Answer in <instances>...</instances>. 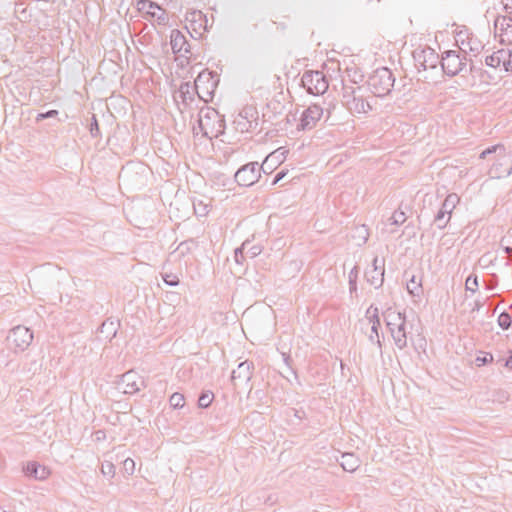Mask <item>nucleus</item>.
Returning <instances> with one entry per match:
<instances>
[{
    "label": "nucleus",
    "instance_id": "nucleus-1",
    "mask_svg": "<svg viewBox=\"0 0 512 512\" xmlns=\"http://www.w3.org/2000/svg\"><path fill=\"white\" fill-rule=\"evenodd\" d=\"M494 154L495 161L488 173L491 178L501 179L512 174V153H508L502 144H496L483 150L479 156L485 159L488 155Z\"/></svg>",
    "mask_w": 512,
    "mask_h": 512
},
{
    "label": "nucleus",
    "instance_id": "nucleus-2",
    "mask_svg": "<svg viewBox=\"0 0 512 512\" xmlns=\"http://www.w3.org/2000/svg\"><path fill=\"white\" fill-rule=\"evenodd\" d=\"M224 121L220 118L218 112L212 108L200 110L198 114V127H194V133H202L203 136L212 138L217 137L223 132Z\"/></svg>",
    "mask_w": 512,
    "mask_h": 512
},
{
    "label": "nucleus",
    "instance_id": "nucleus-3",
    "mask_svg": "<svg viewBox=\"0 0 512 512\" xmlns=\"http://www.w3.org/2000/svg\"><path fill=\"white\" fill-rule=\"evenodd\" d=\"M395 78L390 69L386 67L375 70L367 81V91L370 90L377 97H383L390 93L394 86Z\"/></svg>",
    "mask_w": 512,
    "mask_h": 512
},
{
    "label": "nucleus",
    "instance_id": "nucleus-4",
    "mask_svg": "<svg viewBox=\"0 0 512 512\" xmlns=\"http://www.w3.org/2000/svg\"><path fill=\"white\" fill-rule=\"evenodd\" d=\"M441 67L447 76H455L467 69V57L460 51L448 50L441 59Z\"/></svg>",
    "mask_w": 512,
    "mask_h": 512
},
{
    "label": "nucleus",
    "instance_id": "nucleus-5",
    "mask_svg": "<svg viewBox=\"0 0 512 512\" xmlns=\"http://www.w3.org/2000/svg\"><path fill=\"white\" fill-rule=\"evenodd\" d=\"M301 84L309 94L322 95L328 87V80L321 71L308 70L301 77Z\"/></svg>",
    "mask_w": 512,
    "mask_h": 512
},
{
    "label": "nucleus",
    "instance_id": "nucleus-6",
    "mask_svg": "<svg viewBox=\"0 0 512 512\" xmlns=\"http://www.w3.org/2000/svg\"><path fill=\"white\" fill-rule=\"evenodd\" d=\"M32 340V331L25 326L18 325L10 330L7 336V345L14 352H22L31 345Z\"/></svg>",
    "mask_w": 512,
    "mask_h": 512
},
{
    "label": "nucleus",
    "instance_id": "nucleus-7",
    "mask_svg": "<svg viewBox=\"0 0 512 512\" xmlns=\"http://www.w3.org/2000/svg\"><path fill=\"white\" fill-rule=\"evenodd\" d=\"M416 68L420 70L435 69L440 63L439 55L430 47L417 48L413 51Z\"/></svg>",
    "mask_w": 512,
    "mask_h": 512
},
{
    "label": "nucleus",
    "instance_id": "nucleus-8",
    "mask_svg": "<svg viewBox=\"0 0 512 512\" xmlns=\"http://www.w3.org/2000/svg\"><path fill=\"white\" fill-rule=\"evenodd\" d=\"M265 163H266V161L263 164H265ZM263 166L264 165L259 167L257 162H251V163L243 165L241 168H239L236 171V173L234 175L235 181L240 186H244V187L252 186L259 180V178L261 176L260 170L263 169Z\"/></svg>",
    "mask_w": 512,
    "mask_h": 512
},
{
    "label": "nucleus",
    "instance_id": "nucleus-9",
    "mask_svg": "<svg viewBox=\"0 0 512 512\" xmlns=\"http://www.w3.org/2000/svg\"><path fill=\"white\" fill-rule=\"evenodd\" d=\"M257 112L252 107L244 108L235 118V129L241 133L251 132L258 126Z\"/></svg>",
    "mask_w": 512,
    "mask_h": 512
},
{
    "label": "nucleus",
    "instance_id": "nucleus-10",
    "mask_svg": "<svg viewBox=\"0 0 512 512\" xmlns=\"http://www.w3.org/2000/svg\"><path fill=\"white\" fill-rule=\"evenodd\" d=\"M143 385V379L135 371L130 370L121 375L116 384L118 391L124 394H134L140 390Z\"/></svg>",
    "mask_w": 512,
    "mask_h": 512
},
{
    "label": "nucleus",
    "instance_id": "nucleus-11",
    "mask_svg": "<svg viewBox=\"0 0 512 512\" xmlns=\"http://www.w3.org/2000/svg\"><path fill=\"white\" fill-rule=\"evenodd\" d=\"M456 42L458 43L459 50L466 56L470 53L472 56H477L483 49L482 42L472 34L458 33Z\"/></svg>",
    "mask_w": 512,
    "mask_h": 512
},
{
    "label": "nucleus",
    "instance_id": "nucleus-12",
    "mask_svg": "<svg viewBox=\"0 0 512 512\" xmlns=\"http://www.w3.org/2000/svg\"><path fill=\"white\" fill-rule=\"evenodd\" d=\"M170 45L174 54L178 57H184L188 60L192 53L190 50V44L186 36L179 30H172L170 35Z\"/></svg>",
    "mask_w": 512,
    "mask_h": 512
},
{
    "label": "nucleus",
    "instance_id": "nucleus-13",
    "mask_svg": "<svg viewBox=\"0 0 512 512\" xmlns=\"http://www.w3.org/2000/svg\"><path fill=\"white\" fill-rule=\"evenodd\" d=\"M323 109L316 104L310 105L301 115L297 128L300 130H310L315 127L316 123L321 119Z\"/></svg>",
    "mask_w": 512,
    "mask_h": 512
},
{
    "label": "nucleus",
    "instance_id": "nucleus-14",
    "mask_svg": "<svg viewBox=\"0 0 512 512\" xmlns=\"http://www.w3.org/2000/svg\"><path fill=\"white\" fill-rule=\"evenodd\" d=\"M494 30L501 43H512V17L498 16L494 21Z\"/></svg>",
    "mask_w": 512,
    "mask_h": 512
},
{
    "label": "nucleus",
    "instance_id": "nucleus-15",
    "mask_svg": "<svg viewBox=\"0 0 512 512\" xmlns=\"http://www.w3.org/2000/svg\"><path fill=\"white\" fill-rule=\"evenodd\" d=\"M254 364L252 361L245 360L241 362L238 367L232 371L231 380L236 385V382L248 383L253 375Z\"/></svg>",
    "mask_w": 512,
    "mask_h": 512
},
{
    "label": "nucleus",
    "instance_id": "nucleus-16",
    "mask_svg": "<svg viewBox=\"0 0 512 512\" xmlns=\"http://www.w3.org/2000/svg\"><path fill=\"white\" fill-rule=\"evenodd\" d=\"M366 92L367 88L364 86H357V92L355 100H352L350 102V108L349 111L351 113H358V114H365L369 110H371V105L366 100Z\"/></svg>",
    "mask_w": 512,
    "mask_h": 512
},
{
    "label": "nucleus",
    "instance_id": "nucleus-17",
    "mask_svg": "<svg viewBox=\"0 0 512 512\" xmlns=\"http://www.w3.org/2000/svg\"><path fill=\"white\" fill-rule=\"evenodd\" d=\"M23 472L26 476L32 477L39 481L46 480L51 473L48 467L41 465L36 461L27 462V464L23 467Z\"/></svg>",
    "mask_w": 512,
    "mask_h": 512
},
{
    "label": "nucleus",
    "instance_id": "nucleus-18",
    "mask_svg": "<svg viewBox=\"0 0 512 512\" xmlns=\"http://www.w3.org/2000/svg\"><path fill=\"white\" fill-rule=\"evenodd\" d=\"M389 332L394 341L395 346L402 350L407 347V323L397 324V326L390 327Z\"/></svg>",
    "mask_w": 512,
    "mask_h": 512
},
{
    "label": "nucleus",
    "instance_id": "nucleus-19",
    "mask_svg": "<svg viewBox=\"0 0 512 512\" xmlns=\"http://www.w3.org/2000/svg\"><path fill=\"white\" fill-rule=\"evenodd\" d=\"M366 318L372 324V333L376 336V345L380 354H382V344L379 338L378 328L380 327L379 310L371 305L366 311Z\"/></svg>",
    "mask_w": 512,
    "mask_h": 512
},
{
    "label": "nucleus",
    "instance_id": "nucleus-20",
    "mask_svg": "<svg viewBox=\"0 0 512 512\" xmlns=\"http://www.w3.org/2000/svg\"><path fill=\"white\" fill-rule=\"evenodd\" d=\"M382 315L388 329L390 327L397 326V324H404L406 321L405 314L392 307L387 308Z\"/></svg>",
    "mask_w": 512,
    "mask_h": 512
},
{
    "label": "nucleus",
    "instance_id": "nucleus-21",
    "mask_svg": "<svg viewBox=\"0 0 512 512\" xmlns=\"http://www.w3.org/2000/svg\"><path fill=\"white\" fill-rule=\"evenodd\" d=\"M119 322L112 318L106 319L99 328V334L105 340L111 341L117 334Z\"/></svg>",
    "mask_w": 512,
    "mask_h": 512
},
{
    "label": "nucleus",
    "instance_id": "nucleus-22",
    "mask_svg": "<svg viewBox=\"0 0 512 512\" xmlns=\"http://www.w3.org/2000/svg\"><path fill=\"white\" fill-rule=\"evenodd\" d=\"M341 467L347 472H354L360 466V459L353 453H344L341 456Z\"/></svg>",
    "mask_w": 512,
    "mask_h": 512
},
{
    "label": "nucleus",
    "instance_id": "nucleus-23",
    "mask_svg": "<svg viewBox=\"0 0 512 512\" xmlns=\"http://www.w3.org/2000/svg\"><path fill=\"white\" fill-rule=\"evenodd\" d=\"M384 269H369L365 272V277L367 282L374 286L375 288H379L383 285L384 282Z\"/></svg>",
    "mask_w": 512,
    "mask_h": 512
},
{
    "label": "nucleus",
    "instance_id": "nucleus-24",
    "mask_svg": "<svg viewBox=\"0 0 512 512\" xmlns=\"http://www.w3.org/2000/svg\"><path fill=\"white\" fill-rule=\"evenodd\" d=\"M505 57L506 52L505 49H500L491 55L487 56L485 59V63L487 66L493 67V68H499L503 67L505 69Z\"/></svg>",
    "mask_w": 512,
    "mask_h": 512
},
{
    "label": "nucleus",
    "instance_id": "nucleus-25",
    "mask_svg": "<svg viewBox=\"0 0 512 512\" xmlns=\"http://www.w3.org/2000/svg\"><path fill=\"white\" fill-rule=\"evenodd\" d=\"M342 81H343L342 103L349 110L350 102H352V100H355L356 92H357V86L348 85L346 83L345 79H343Z\"/></svg>",
    "mask_w": 512,
    "mask_h": 512
},
{
    "label": "nucleus",
    "instance_id": "nucleus-26",
    "mask_svg": "<svg viewBox=\"0 0 512 512\" xmlns=\"http://www.w3.org/2000/svg\"><path fill=\"white\" fill-rule=\"evenodd\" d=\"M460 201V197L456 193L448 194L442 203L441 210L447 213L450 217L453 210L456 208Z\"/></svg>",
    "mask_w": 512,
    "mask_h": 512
},
{
    "label": "nucleus",
    "instance_id": "nucleus-27",
    "mask_svg": "<svg viewBox=\"0 0 512 512\" xmlns=\"http://www.w3.org/2000/svg\"><path fill=\"white\" fill-rule=\"evenodd\" d=\"M210 84L211 88H214L216 85V82L214 81V76L212 72L203 71L199 73L197 78L195 79V87L196 89H199L202 84Z\"/></svg>",
    "mask_w": 512,
    "mask_h": 512
},
{
    "label": "nucleus",
    "instance_id": "nucleus-28",
    "mask_svg": "<svg viewBox=\"0 0 512 512\" xmlns=\"http://www.w3.org/2000/svg\"><path fill=\"white\" fill-rule=\"evenodd\" d=\"M407 291L412 296H420L422 293L421 282L417 281L415 276H412V278L408 281Z\"/></svg>",
    "mask_w": 512,
    "mask_h": 512
},
{
    "label": "nucleus",
    "instance_id": "nucleus-29",
    "mask_svg": "<svg viewBox=\"0 0 512 512\" xmlns=\"http://www.w3.org/2000/svg\"><path fill=\"white\" fill-rule=\"evenodd\" d=\"M450 216L441 209L437 212L434 222L439 229H444L450 221Z\"/></svg>",
    "mask_w": 512,
    "mask_h": 512
},
{
    "label": "nucleus",
    "instance_id": "nucleus-30",
    "mask_svg": "<svg viewBox=\"0 0 512 512\" xmlns=\"http://www.w3.org/2000/svg\"><path fill=\"white\" fill-rule=\"evenodd\" d=\"M214 395L211 391H204L198 398V405L201 408H207L211 405Z\"/></svg>",
    "mask_w": 512,
    "mask_h": 512
},
{
    "label": "nucleus",
    "instance_id": "nucleus-31",
    "mask_svg": "<svg viewBox=\"0 0 512 512\" xmlns=\"http://www.w3.org/2000/svg\"><path fill=\"white\" fill-rule=\"evenodd\" d=\"M169 403L175 409L182 408L185 403L184 396L181 393L175 392L170 396Z\"/></svg>",
    "mask_w": 512,
    "mask_h": 512
},
{
    "label": "nucleus",
    "instance_id": "nucleus-32",
    "mask_svg": "<svg viewBox=\"0 0 512 512\" xmlns=\"http://www.w3.org/2000/svg\"><path fill=\"white\" fill-rule=\"evenodd\" d=\"M355 233L357 234V237L359 239L358 241V245H362V244H365L368 240V237H369V233H368V229L366 228L365 225H361V226H358L355 228Z\"/></svg>",
    "mask_w": 512,
    "mask_h": 512
},
{
    "label": "nucleus",
    "instance_id": "nucleus-33",
    "mask_svg": "<svg viewBox=\"0 0 512 512\" xmlns=\"http://www.w3.org/2000/svg\"><path fill=\"white\" fill-rule=\"evenodd\" d=\"M250 245V241H245L241 247L239 248H236L235 251H234V259L236 261V263L238 264H242L244 259H245V254H244V250Z\"/></svg>",
    "mask_w": 512,
    "mask_h": 512
},
{
    "label": "nucleus",
    "instance_id": "nucleus-34",
    "mask_svg": "<svg viewBox=\"0 0 512 512\" xmlns=\"http://www.w3.org/2000/svg\"><path fill=\"white\" fill-rule=\"evenodd\" d=\"M512 324V318L510 316L509 313L507 312H502L499 316H498V325L503 329V330H507L510 328Z\"/></svg>",
    "mask_w": 512,
    "mask_h": 512
},
{
    "label": "nucleus",
    "instance_id": "nucleus-35",
    "mask_svg": "<svg viewBox=\"0 0 512 512\" xmlns=\"http://www.w3.org/2000/svg\"><path fill=\"white\" fill-rule=\"evenodd\" d=\"M478 277L477 275L471 274L467 277L465 287L467 291L475 293L478 289Z\"/></svg>",
    "mask_w": 512,
    "mask_h": 512
},
{
    "label": "nucleus",
    "instance_id": "nucleus-36",
    "mask_svg": "<svg viewBox=\"0 0 512 512\" xmlns=\"http://www.w3.org/2000/svg\"><path fill=\"white\" fill-rule=\"evenodd\" d=\"M101 472L104 476L113 478L115 475V466L110 461H105L101 465Z\"/></svg>",
    "mask_w": 512,
    "mask_h": 512
},
{
    "label": "nucleus",
    "instance_id": "nucleus-37",
    "mask_svg": "<svg viewBox=\"0 0 512 512\" xmlns=\"http://www.w3.org/2000/svg\"><path fill=\"white\" fill-rule=\"evenodd\" d=\"M262 251V248L259 245H253L250 242V245L244 250V254L246 257H249L251 259L258 256Z\"/></svg>",
    "mask_w": 512,
    "mask_h": 512
},
{
    "label": "nucleus",
    "instance_id": "nucleus-38",
    "mask_svg": "<svg viewBox=\"0 0 512 512\" xmlns=\"http://www.w3.org/2000/svg\"><path fill=\"white\" fill-rule=\"evenodd\" d=\"M346 75L348 77L349 82L352 84H357L358 82L362 81L363 75L360 74L356 69H347Z\"/></svg>",
    "mask_w": 512,
    "mask_h": 512
},
{
    "label": "nucleus",
    "instance_id": "nucleus-39",
    "mask_svg": "<svg viewBox=\"0 0 512 512\" xmlns=\"http://www.w3.org/2000/svg\"><path fill=\"white\" fill-rule=\"evenodd\" d=\"M406 219L405 212L400 210H396L390 218L391 223L394 225H401L406 221Z\"/></svg>",
    "mask_w": 512,
    "mask_h": 512
},
{
    "label": "nucleus",
    "instance_id": "nucleus-40",
    "mask_svg": "<svg viewBox=\"0 0 512 512\" xmlns=\"http://www.w3.org/2000/svg\"><path fill=\"white\" fill-rule=\"evenodd\" d=\"M89 131L92 137H98L100 135L99 125L95 115L92 116Z\"/></svg>",
    "mask_w": 512,
    "mask_h": 512
},
{
    "label": "nucleus",
    "instance_id": "nucleus-41",
    "mask_svg": "<svg viewBox=\"0 0 512 512\" xmlns=\"http://www.w3.org/2000/svg\"><path fill=\"white\" fill-rule=\"evenodd\" d=\"M123 469L128 475H132L135 471V462L131 458H127L123 461Z\"/></svg>",
    "mask_w": 512,
    "mask_h": 512
},
{
    "label": "nucleus",
    "instance_id": "nucleus-42",
    "mask_svg": "<svg viewBox=\"0 0 512 512\" xmlns=\"http://www.w3.org/2000/svg\"><path fill=\"white\" fill-rule=\"evenodd\" d=\"M58 110H49L47 112H42V113H39L37 116H36V121L37 122H40L44 119H47V118H53V117H56L58 115Z\"/></svg>",
    "mask_w": 512,
    "mask_h": 512
},
{
    "label": "nucleus",
    "instance_id": "nucleus-43",
    "mask_svg": "<svg viewBox=\"0 0 512 512\" xmlns=\"http://www.w3.org/2000/svg\"><path fill=\"white\" fill-rule=\"evenodd\" d=\"M506 57H505V71L512 72V50L511 49H505Z\"/></svg>",
    "mask_w": 512,
    "mask_h": 512
},
{
    "label": "nucleus",
    "instance_id": "nucleus-44",
    "mask_svg": "<svg viewBox=\"0 0 512 512\" xmlns=\"http://www.w3.org/2000/svg\"><path fill=\"white\" fill-rule=\"evenodd\" d=\"M164 282L169 286H176L179 283V279L176 275L166 274L163 277Z\"/></svg>",
    "mask_w": 512,
    "mask_h": 512
},
{
    "label": "nucleus",
    "instance_id": "nucleus-45",
    "mask_svg": "<svg viewBox=\"0 0 512 512\" xmlns=\"http://www.w3.org/2000/svg\"><path fill=\"white\" fill-rule=\"evenodd\" d=\"M371 269H384V260L380 261L377 256L374 257Z\"/></svg>",
    "mask_w": 512,
    "mask_h": 512
},
{
    "label": "nucleus",
    "instance_id": "nucleus-46",
    "mask_svg": "<svg viewBox=\"0 0 512 512\" xmlns=\"http://www.w3.org/2000/svg\"><path fill=\"white\" fill-rule=\"evenodd\" d=\"M139 4L142 5V7L140 9H145L146 5H148V7L150 9H160L159 5L155 2H152V1H140Z\"/></svg>",
    "mask_w": 512,
    "mask_h": 512
},
{
    "label": "nucleus",
    "instance_id": "nucleus-47",
    "mask_svg": "<svg viewBox=\"0 0 512 512\" xmlns=\"http://www.w3.org/2000/svg\"><path fill=\"white\" fill-rule=\"evenodd\" d=\"M286 174H287V172H285V171H280V172H278V173L275 175V177H274V179H273V181H272V185H275V184H277L279 181H281V180L286 176Z\"/></svg>",
    "mask_w": 512,
    "mask_h": 512
},
{
    "label": "nucleus",
    "instance_id": "nucleus-48",
    "mask_svg": "<svg viewBox=\"0 0 512 512\" xmlns=\"http://www.w3.org/2000/svg\"><path fill=\"white\" fill-rule=\"evenodd\" d=\"M503 5L506 12L512 14V0H503Z\"/></svg>",
    "mask_w": 512,
    "mask_h": 512
},
{
    "label": "nucleus",
    "instance_id": "nucleus-49",
    "mask_svg": "<svg viewBox=\"0 0 512 512\" xmlns=\"http://www.w3.org/2000/svg\"><path fill=\"white\" fill-rule=\"evenodd\" d=\"M189 244H194L193 241H186V242H182L179 246H178V250L183 253L185 249H189Z\"/></svg>",
    "mask_w": 512,
    "mask_h": 512
},
{
    "label": "nucleus",
    "instance_id": "nucleus-50",
    "mask_svg": "<svg viewBox=\"0 0 512 512\" xmlns=\"http://www.w3.org/2000/svg\"><path fill=\"white\" fill-rule=\"evenodd\" d=\"M357 277V267H354L349 273V284H352V280H355Z\"/></svg>",
    "mask_w": 512,
    "mask_h": 512
},
{
    "label": "nucleus",
    "instance_id": "nucleus-51",
    "mask_svg": "<svg viewBox=\"0 0 512 512\" xmlns=\"http://www.w3.org/2000/svg\"><path fill=\"white\" fill-rule=\"evenodd\" d=\"M493 357L491 354H489V358H487V356L483 357V358H477V361H481L482 363H487L489 361H492Z\"/></svg>",
    "mask_w": 512,
    "mask_h": 512
},
{
    "label": "nucleus",
    "instance_id": "nucleus-52",
    "mask_svg": "<svg viewBox=\"0 0 512 512\" xmlns=\"http://www.w3.org/2000/svg\"><path fill=\"white\" fill-rule=\"evenodd\" d=\"M505 366L508 367L509 369H512V354L506 360Z\"/></svg>",
    "mask_w": 512,
    "mask_h": 512
},
{
    "label": "nucleus",
    "instance_id": "nucleus-53",
    "mask_svg": "<svg viewBox=\"0 0 512 512\" xmlns=\"http://www.w3.org/2000/svg\"><path fill=\"white\" fill-rule=\"evenodd\" d=\"M369 340L372 342V343H375L376 344V336H375V333H372L369 335Z\"/></svg>",
    "mask_w": 512,
    "mask_h": 512
},
{
    "label": "nucleus",
    "instance_id": "nucleus-54",
    "mask_svg": "<svg viewBox=\"0 0 512 512\" xmlns=\"http://www.w3.org/2000/svg\"><path fill=\"white\" fill-rule=\"evenodd\" d=\"M356 289V282L355 280H352V284H350V290H355Z\"/></svg>",
    "mask_w": 512,
    "mask_h": 512
},
{
    "label": "nucleus",
    "instance_id": "nucleus-55",
    "mask_svg": "<svg viewBox=\"0 0 512 512\" xmlns=\"http://www.w3.org/2000/svg\"><path fill=\"white\" fill-rule=\"evenodd\" d=\"M480 307H481V304H480V302H478V301H477V302L475 303V308H476L477 310H479V309H480Z\"/></svg>",
    "mask_w": 512,
    "mask_h": 512
},
{
    "label": "nucleus",
    "instance_id": "nucleus-56",
    "mask_svg": "<svg viewBox=\"0 0 512 512\" xmlns=\"http://www.w3.org/2000/svg\"><path fill=\"white\" fill-rule=\"evenodd\" d=\"M504 250H505V252H506V253H510V252L512 251V248H510V247H505V249H504Z\"/></svg>",
    "mask_w": 512,
    "mask_h": 512
},
{
    "label": "nucleus",
    "instance_id": "nucleus-57",
    "mask_svg": "<svg viewBox=\"0 0 512 512\" xmlns=\"http://www.w3.org/2000/svg\"><path fill=\"white\" fill-rule=\"evenodd\" d=\"M487 288H488V289H494V285H492V284H488V285H487Z\"/></svg>",
    "mask_w": 512,
    "mask_h": 512
},
{
    "label": "nucleus",
    "instance_id": "nucleus-58",
    "mask_svg": "<svg viewBox=\"0 0 512 512\" xmlns=\"http://www.w3.org/2000/svg\"><path fill=\"white\" fill-rule=\"evenodd\" d=\"M470 71H471V72H473V71H474V66H473V65H471V66H470Z\"/></svg>",
    "mask_w": 512,
    "mask_h": 512
},
{
    "label": "nucleus",
    "instance_id": "nucleus-59",
    "mask_svg": "<svg viewBox=\"0 0 512 512\" xmlns=\"http://www.w3.org/2000/svg\"><path fill=\"white\" fill-rule=\"evenodd\" d=\"M511 260H512V256H511Z\"/></svg>",
    "mask_w": 512,
    "mask_h": 512
}]
</instances>
